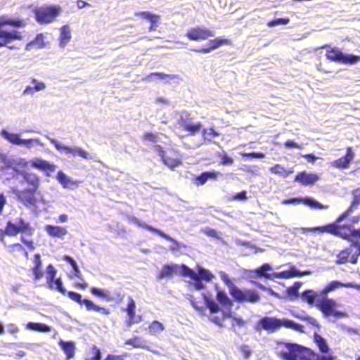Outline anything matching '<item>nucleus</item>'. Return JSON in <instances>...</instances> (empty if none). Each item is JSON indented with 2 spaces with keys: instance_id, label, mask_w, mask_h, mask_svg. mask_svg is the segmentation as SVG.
Listing matches in <instances>:
<instances>
[{
  "instance_id": "obj_60",
  "label": "nucleus",
  "mask_w": 360,
  "mask_h": 360,
  "mask_svg": "<svg viewBox=\"0 0 360 360\" xmlns=\"http://www.w3.org/2000/svg\"><path fill=\"white\" fill-rule=\"evenodd\" d=\"M226 318L233 319L236 321V325L240 327L243 326L245 324L244 320L240 317L236 316L235 313L231 312V316H224V319H226Z\"/></svg>"
},
{
  "instance_id": "obj_27",
  "label": "nucleus",
  "mask_w": 360,
  "mask_h": 360,
  "mask_svg": "<svg viewBox=\"0 0 360 360\" xmlns=\"http://www.w3.org/2000/svg\"><path fill=\"white\" fill-rule=\"evenodd\" d=\"M58 345L65 352L67 359H70L74 357L76 347L73 342L60 340Z\"/></svg>"
},
{
  "instance_id": "obj_58",
  "label": "nucleus",
  "mask_w": 360,
  "mask_h": 360,
  "mask_svg": "<svg viewBox=\"0 0 360 360\" xmlns=\"http://www.w3.org/2000/svg\"><path fill=\"white\" fill-rule=\"evenodd\" d=\"M313 357V350L307 348L299 360H315Z\"/></svg>"
},
{
  "instance_id": "obj_33",
  "label": "nucleus",
  "mask_w": 360,
  "mask_h": 360,
  "mask_svg": "<svg viewBox=\"0 0 360 360\" xmlns=\"http://www.w3.org/2000/svg\"><path fill=\"white\" fill-rule=\"evenodd\" d=\"M155 233L158 234L160 236L164 238L165 239L171 241L173 243L174 245L171 246L169 248L170 250L173 252L178 251L180 248H185L186 247L184 243L177 241L160 229H158Z\"/></svg>"
},
{
  "instance_id": "obj_61",
  "label": "nucleus",
  "mask_w": 360,
  "mask_h": 360,
  "mask_svg": "<svg viewBox=\"0 0 360 360\" xmlns=\"http://www.w3.org/2000/svg\"><path fill=\"white\" fill-rule=\"evenodd\" d=\"M63 260L68 262L72 268V270L75 269V268L78 267V265L75 260L70 256L68 255H64L63 256Z\"/></svg>"
},
{
  "instance_id": "obj_54",
  "label": "nucleus",
  "mask_w": 360,
  "mask_h": 360,
  "mask_svg": "<svg viewBox=\"0 0 360 360\" xmlns=\"http://www.w3.org/2000/svg\"><path fill=\"white\" fill-rule=\"evenodd\" d=\"M290 20L288 18H276L268 22V26L270 27H275L280 25H287Z\"/></svg>"
},
{
  "instance_id": "obj_22",
  "label": "nucleus",
  "mask_w": 360,
  "mask_h": 360,
  "mask_svg": "<svg viewBox=\"0 0 360 360\" xmlns=\"http://www.w3.org/2000/svg\"><path fill=\"white\" fill-rule=\"evenodd\" d=\"M30 162L33 168L46 172V174L49 176L48 172H53L56 169L55 165L41 158H35L31 160Z\"/></svg>"
},
{
  "instance_id": "obj_50",
  "label": "nucleus",
  "mask_w": 360,
  "mask_h": 360,
  "mask_svg": "<svg viewBox=\"0 0 360 360\" xmlns=\"http://www.w3.org/2000/svg\"><path fill=\"white\" fill-rule=\"evenodd\" d=\"M13 165L15 166L13 168V171L15 169L20 170V169H24L27 167L28 162L25 159L19 158L13 160ZM13 174H14V172H13Z\"/></svg>"
},
{
  "instance_id": "obj_31",
  "label": "nucleus",
  "mask_w": 360,
  "mask_h": 360,
  "mask_svg": "<svg viewBox=\"0 0 360 360\" xmlns=\"http://www.w3.org/2000/svg\"><path fill=\"white\" fill-rule=\"evenodd\" d=\"M0 135L10 143L20 146L22 139L19 134L10 133L6 129H3L0 131Z\"/></svg>"
},
{
  "instance_id": "obj_57",
  "label": "nucleus",
  "mask_w": 360,
  "mask_h": 360,
  "mask_svg": "<svg viewBox=\"0 0 360 360\" xmlns=\"http://www.w3.org/2000/svg\"><path fill=\"white\" fill-rule=\"evenodd\" d=\"M143 139L146 141H149L153 143H156L159 141L158 136L153 133H146L143 136Z\"/></svg>"
},
{
  "instance_id": "obj_56",
  "label": "nucleus",
  "mask_w": 360,
  "mask_h": 360,
  "mask_svg": "<svg viewBox=\"0 0 360 360\" xmlns=\"http://www.w3.org/2000/svg\"><path fill=\"white\" fill-rule=\"evenodd\" d=\"M313 356L315 360H333L334 357L332 354H319L313 351Z\"/></svg>"
},
{
  "instance_id": "obj_13",
  "label": "nucleus",
  "mask_w": 360,
  "mask_h": 360,
  "mask_svg": "<svg viewBox=\"0 0 360 360\" xmlns=\"http://www.w3.org/2000/svg\"><path fill=\"white\" fill-rule=\"evenodd\" d=\"M66 293L68 297L72 300L76 302L80 305H84L87 311H95L104 315H108L110 314V310L108 309L101 307L89 299H82V295L78 292L68 291L66 292Z\"/></svg>"
},
{
  "instance_id": "obj_35",
  "label": "nucleus",
  "mask_w": 360,
  "mask_h": 360,
  "mask_svg": "<svg viewBox=\"0 0 360 360\" xmlns=\"http://www.w3.org/2000/svg\"><path fill=\"white\" fill-rule=\"evenodd\" d=\"M125 344L131 345L134 348H141L150 350V347L146 345V341L140 337H135L134 338L129 339L125 342Z\"/></svg>"
},
{
  "instance_id": "obj_15",
  "label": "nucleus",
  "mask_w": 360,
  "mask_h": 360,
  "mask_svg": "<svg viewBox=\"0 0 360 360\" xmlns=\"http://www.w3.org/2000/svg\"><path fill=\"white\" fill-rule=\"evenodd\" d=\"M60 8L55 6L40 7L34 11L35 18L38 22L49 23L59 14Z\"/></svg>"
},
{
  "instance_id": "obj_48",
  "label": "nucleus",
  "mask_w": 360,
  "mask_h": 360,
  "mask_svg": "<svg viewBox=\"0 0 360 360\" xmlns=\"http://www.w3.org/2000/svg\"><path fill=\"white\" fill-rule=\"evenodd\" d=\"M301 282H295L292 286L288 288L287 289L288 295L290 297H298L299 296V290L302 286Z\"/></svg>"
},
{
  "instance_id": "obj_47",
  "label": "nucleus",
  "mask_w": 360,
  "mask_h": 360,
  "mask_svg": "<svg viewBox=\"0 0 360 360\" xmlns=\"http://www.w3.org/2000/svg\"><path fill=\"white\" fill-rule=\"evenodd\" d=\"M128 300L129 302L125 311L129 318H133L135 316L136 303L131 297H129Z\"/></svg>"
},
{
  "instance_id": "obj_32",
  "label": "nucleus",
  "mask_w": 360,
  "mask_h": 360,
  "mask_svg": "<svg viewBox=\"0 0 360 360\" xmlns=\"http://www.w3.org/2000/svg\"><path fill=\"white\" fill-rule=\"evenodd\" d=\"M136 15H140L141 18L148 20L151 22V25L149 27L150 31H154L157 29V23L160 19V17L158 15L152 14L148 11L139 12L136 13Z\"/></svg>"
},
{
  "instance_id": "obj_10",
  "label": "nucleus",
  "mask_w": 360,
  "mask_h": 360,
  "mask_svg": "<svg viewBox=\"0 0 360 360\" xmlns=\"http://www.w3.org/2000/svg\"><path fill=\"white\" fill-rule=\"evenodd\" d=\"M34 229L31 224L21 217L16 218L13 221H8L6 223V236H15L18 233L31 236Z\"/></svg>"
},
{
  "instance_id": "obj_52",
  "label": "nucleus",
  "mask_w": 360,
  "mask_h": 360,
  "mask_svg": "<svg viewBox=\"0 0 360 360\" xmlns=\"http://www.w3.org/2000/svg\"><path fill=\"white\" fill-rule=\"evenodd\" d=\"M161 160L165 165H167L168 167L171 169H174L179 164V162L176 159L170 158L166 157L165 155L162 157Z\"/></svg>"
},
{
  "instance_id": "obj_38",
  "label": "nucleus",
  "mask_w": 360,
  "mask_h": 360,
  "mask_svg": "<svg viewBox=\"0 0 360 360\" xmlns=\"http://www.w3.org/2000/svg\"><path fill=\"white\" fill-rule=\"evenodd\" d=\"M26 328L39 332H49L51 330V327L45 323L34 322H28L26 324Z\"/></svg>"
},
{
  "instance_id": "obj_64",
  "label": "nucleus",
  "mask_w": 360,
  "mask_h": 360,
  "mask_svg": "<svg viewBox=\"0 0 360 360\" xmlns=\"http://www.w3.org/2000/svg\"><path fill=\"white\" fill-rule=\"evenodd\" d=\"M153 151L161 158L165 155V151L160 145H155L153 148Z\"/></svg>"
},
{
  "instance_id": "obj_63",
  "label": "nucleus",
  "mask_w": 360,
  "mask_h": 360,
  "mask_svg": "<svg viewBox=\"0 0 360 360\" xmlns=\"http://www.w3.org/2000/svg\"><path fill=\"white\" fill-rule=\"evenodd\" d=\"M204 233L208 236L215 238H219V236L217 231L213 229L206 228L204 230Z\"/></svg>"
},
{
  "instance_id": "obj_46",
  "label": "nucleus",
  "mask_w": 360,
  "mask_h": 360,
  "mask_svg": "<svg viewBox=\"0 0 360 360\" xmlns=\"http://www.w3.org/2000/svg\"><path fill=\"white\" fill-rule=\"evenodd\" d=\"M202 134L204 140L208 141L210 142L212 141V137H216L219 135V133L217 132L213 128H210L208 129H203Z\"/></svg>"
},
{
  "instance_id": "obj_29",
  "label": "nucleus",
  "mask_w": 360,
  "mask_h": 360,
  "mask_svg": "<svg viewBox=\"0 0 360 360\" xmlns=\"http://www.w3.org/2000/svg\"><path fill=\"white\" fill-rule=\"evenodd\" d=\"M56 179L65 188L73 189L77 186L76 181L72 180L63 171H59L57 174Z\"/></svg>"
},
{
  "instance_id": "obj_23",
  "label": "nucleus",
  "mask_w": 360,
  "mask_h": 360,
  "mask_svg": "<svg viewBox=\"0 0 360 360\" xmlns=\"http://www.w3.org/2000/svg\"><path fill=\"white\" fill-rule=\"evenodd\" d=\"M354 153L352 151V148H347V153L345 156L339 158L338 160H334L331 165L334 167L338 169H345L349 167L350 162L354 158Z\"/></svg>"
},
{
  "instance_id": "obj_3",
  "label": "nucleus",
  "mask_w": 360,
  "mask_h": 360,
  "mask_svg": "<svg viewBox=\"0 0 360 360\" xmlns=\"http://www.w3.org/2000/svg\"><path fill=\"white\" fill-rule=\"evenodd\" d=\"M346 284L338 281H333L320 291L321 300L318 302V309L322 312L325 318L328 319L333 323H335V319L345 318L348 315L346 312L337 310L338 304L334 300L328 298V293L340 287L346 288Z\"/></svg>"
},
{
  "instance_id": "obj_8",
  "label": "nucleus",
  "mask_w": 360,
  "mask_h": 360,
  "mask_svg": "<svg viewBox=\"0 0 360 360\" xmlns=\"http://www.w3.org/2000/svg\"><path fill=\"white\" fill-rule=\"evenodd\" d=\"M184 273L185 277H189L191 279L188 282L189 287H193L196 290H200L205 288L202 281L209 282L214 277L209 270L202 267H199L198 271L196 272L188 266H185Z\"/></svg>"
},
{
  "instance_id": "obj_45",
  "label": "nucleus",
  "mask_w": 360,
  "mask_h": 360,
  "mask_svg": "<svg viewBox=\"0 0 360 360\" xmlns=\"http://www.w3.org/2000/svg\"><path fill=\"white\" fill-rule=\"evenodd\" d=\"M220 278L224 281V283L226 284V285L229 288V293L231 295V293L233 291V288H237L236 285L231 281V280L229 278V276L224 271H220L219 274Z\"/></svg>"
},
{
  "instance_id": "obj_37",
  "label": "nucleus",
  "mask_w": 360,
  "mask_h": 360,
  "mask_svg": "<svg viewBox=\"0 0 360 360\" xmlns=\"http://www.w3.org/2000/svg\"><path fill=\"white\" fill-rule=\"evenodd\" d=\"M71 39L70 29L68 25L60 29V46L64 48Z\"/></svg>"
},
{
  "instance_id": "obj_16",
  "label": "nucleus",
  "mask_w": 360,
  "mask_h": 360,
  "mask_svg": "<svg viewBox=\"0 0 360 360\" xmlns=\"http://www.w3.org/2000/svg\"><path fill=\"white\" fill-rule=\"evenodd\" d=\"M179 127L186 131L190 135L193 136L198 133L202 128V124L200 122H194L190 117V114L184 112L180 115L178 120Z\"/></svg>"
},
{
  "instance_id": "obj_25",
  "label": "nucleus",
  "mask_w": 360,
  "mask_h": 360,
  "mask_svg": "<svg viewBox=\"0 0 360 360\" xmlns=\"http://www.w3.org/2000/svg\"><path fill=\"white\" fill-rule=\"evenodd\" d=\"M219 175H221L219 172L207 171L201 173L200 175L193 178V182L197 186L204 185L208 179H217Z\"/></svg>"
},
{
  "instance_id": "obj_30",
  "label": "nucleus",
  "mask_w": 360,
  "mask_h": 360,
  "mask_svg": "<svg viewBox=\"0 0 360 360\" xmlns=\"http://www.w3.org/2000/svg\"><path fill=\"white\" fill-rule=\"evenodd\" d=\"M228 40L227 39H215L214 40L210 41L208 43L209 47L207 48H202L200 49H193L191 51L195 52H199V53H207L212 51L214 49H217L221 45L224 44H227Z\"/></svg>"
},
{
  "instance_id": "obj_12",
  "label": "nucleus",
  "mask_w": 360,
  "mask_h": 360,
  "mask_svg": "<svg viewBox=\"0 0 360 360\" xmlns=\"http://www.w3.org/2000/svg\"><path fill=\"white\" fill-rule=\"evenodd\" d=\"M231 295L236 302L239 303H256L260 300V296L256 290L248 289L242 290L238 287L233 288V291Z\"/></svg>"
},
{
  "instance_id": "obj_51",
  "label": "nucleus",
  "mask_w": 360,
  "mask_h": 360,
  "mask_svg": "<svg viewBox=\"0 0 360 360\" xmlns=\"http://www.w3.org/2000/svg\"><path fill=\"white\" fill-rule=\"evenodd\" d=\"M91 292L93 295L104 299L108 298L109 295V292L108 290H105L96 287L91 288Z\"/></svg>"
},
{
  "instance_id": "obj_7",
  "label": "nucleus",
  "mask_w": 360,
  "mask_h": 360,
  "mask_svg": "<svg viewBox=\"0 0 360 360\" xmlns=\"http://www.w3.org/2000/svg\"><path fill=\"white\" fill-rule=\"evenodd\" d=\"M307 347L291 342H278L276 353L283 360H299Z\"/></svg>"
},
{
  "instance_id": "obj_39",
  "label": "nucleus",
  "mask_w": 360,
  "mask_h": 360,
  "mask_svg": "<svg viewBox=\"0 0 360 360\" xmlns=\"http://www.w3.org/2000/svg\"><path fill=\"white\" fill-rule=\"evenodd\" d=\"M127 218L128 221L131 223H133L134 224H136L137 226L143 228L149 231H151L153 233H155L157 231L158 229L153 227L150 225H148L144 222H142L141 220H139L138 218H136L134 215L128 214L127 215Z\"/></svg>"
},
{
  "instance_id": "obj_6",
  "label": "nucleus",
  "mask_w": 360,
  "mask_h": 360,
  "mask_svg": "<svg viewBox=\"0 0 360 360\" xmlns=\"http://www.w3.org/2000/svg\"><path fill=\"white\" fill-rule=\"evenodd\" d=\"M293 329L298 332H303L304 326L294 321L287 319H277L276 317L264 316L260 319L255 326L257 332L262 330L268 331L269 333H274L281 327Z\"/></svg>"
},
{
  "instance_id": "obj_9",
  "label": "nucleus",
  "mask_w": 360,
  "mask_h": 360,
  "mask_svg": "<svg viewBox=\"0 0 360 360\" xmlns=\"http://www.w3.org/2000/svg\"><path fill=\"white\" fill-rule=\"evenodd\" d=\"M272 269L271 266L268 264H264L260 267L255 269L256 274L266 279L274 280L275 278H290L293 276H300V271L297 269L295 266H290L288 271L269 274L268 271Z\"/></svg>"
},
{
  "instance_id": "obj_53",
  "label": "nucleus",
  "mask_w": 360,
  "mask_h": 360,
  "mask_svg": "<svg viewBox=\"0 0 360 360\" xmlns=\"http://www.w3.org/2000/svg\"><path fill=\"white\" fill-rule=\"evenodd\" d=\"M53 289L58 290L63 295H65L67 292L66 289L63 287L60 278H57L56 281H53Z\"/></svg>"
},
{
  "instance_id": "obj_19",
  "label": "nucleus",
  "mask_w": 360,
  "mask_h": 360,
  "mask_svg": "<svg viewBox=\"0 0 360 360\" xmlns=\"http://www.w3.org/2000/svg\"><path fill=\"white\" fill-rule=\"evenodd\" d=\"M353 200L350 207L338 218V221L342 222L347 218L357 207L360 205V188L352 191Z\"/></svg>"
},
{
  "instance_id": "obj_43",
  "label": "nucleus",
  "mask_w": 360,
  "mask_h": 360,
  "mask_svg": "<svg viewBox=\"0 0 360 360\" xmlns=\"http://www.w3.org/2000/svg\"><path fill=\"white\" fill-rule=\"evenodd\" d=\"M269 171L271 172V173L272 174H278L281 176H283V177H286L288 176L290 174L292 173V171L289 170V171H287L283 167H282L281 165L279 164H276V165H274V167H271L270 169H269Z\"/></svg>"
},
{
  "instance_id": "obj_26",
  "label": "nucleus",
  "mask_w": 360,
  "mask_h": 360,
  "mask_svg": "<svg viewBox=\"0 0 360 360\" xmlns=\"http://www.w3.org/2000/svg\"><path fill=\"white\" fill-rule=\"evenodd\" d=\"M31 84H32V86H26L22 92V95H33L35 92L41 91L46 89L44 82H39L34 78L32 79Z\"/></svg>"
},
{
  "instance_id": "obj_59",
  "label": "nucleus",
  "mask_w": 360,
  "mask_h": 360,
  "mask_svg": "<svg viewBox=\"0 0 360 360\" xmlns=\"http://www.w3.org/2000/svg\"><path fill=\"white\" fill-rule=\"evenodd\" d=\"M247 198V192L245 191L237 193L233 196V200L236 201H244Z\"/></svg>"
},
{
  "instance_id": "obj_2",
  "label": "nucleus",
  "mask_w": 360,
  "mask_h": 360,
  "mask_svg": "<svg viewBox=\"0 0 360 360\" xmlns=\"http://www.w3.org/2000/svg\"><path fill=\"white\" fill-rule=\"evenodd\" d=\"M217 303L209 293L202 292V297L206 307L210 311V320L214 323L221 326L224 316H231V309L233 302L229 297L224 290H220L217 285Z\"/></svg>"
},
{
  "instance_id": "obj_5",
  "label": "nucleus",
  "mask_w": 360,
  "mask_h": 360,
  "mask_svg": "<svg viewBox=\"0 0 360 360\" xmlns=\"http://www.w3.org/2000/svg\"><path fill=\"white\" fill-rule=\"evenodd\" d=\"M341 222L338 221L327 224L323 226L304 229L306 231L327 232L343 239L347 240L352 243V240L360 239V228L354 229L352 225H341Z\"/></svg>"
},
{
  "instance_id": "obj_44",
  "label": "nucleus",
  "mask_w": 360,
  "mask_h": 360,
  "mask_svg": "<svg viewBox=\"0 0 360 360\" xmlns=\"http://www.w3.org/2000/svg\"><path fill=\"white\" fill-rule=\"evenodd\" d=\"M155 78H158L160 79H174L175 78H177V76L175 75H167L162 72H153L151 73L148 77L147 79L148 81H154Z\"/></svg>"
},
{
  "instance_id": "obj_24",
  "label": "nucleus",
  "mask_w": 360,
  "mask_h": 360,
  "mask_svg": "<svg viewBox=\"0 0 360 360\" xmlns=\"http://www.w3.org/2000/svg\"><path fill=\"white\" fill-rule=\"evenodd\" d=\"M302 301L306 302L310 305L315 304L318 308V302L321 300L320 292H317L313 290H306L300 295Z\"/></svg>"
},
{
  "instance_id": "obj_40",
  "label": "nucleus",
  "mask_w": 360,
  "mask_h": 360,
  "mask_svg": "<svg viewBox=\"0 0 360 360\" xmlns=\"http://www.w3.org/2000/svg\"><path fill=\"white\" fill-rule=\"evenodd\" d=\"M44 46V35L42 34H38L34 39L27 44L25 49L27 51H30L34 47L41 49Z\"/></svg>"
},
{
  "instance_id": "obj_17",
  "label": "nucleus",
  "mask_w": 360,
  "mask_h": 360,
  "mask_svg": "<svg viewBox=\"0 0 360 360\" xmlns=\"http://www.w3.org/2000/svg\"><path fill=\"white\" fill-rule=\"evenodd\" d=\"M187 266L186 264H165L162 266V270L158 276V279L162 278H171L174 276V274H181L183 276H185L184 267Z\"/></svg>"
},
{
  "instance_id": "obj_49",
  "label": "nucleus",
  "mask_w": 360,
  "mask_h": 360,
  "mask_svg": "<svg viewBox=\"0 0 360 360\" xmlns=\"http://www.w3.org/2000/svg\"><path fill=\"white\" fill-rule=\"evenodd\" d=\"M39 144L42 146L40 140L39 139H22L21 141L20 146H25L28 149H30L33 147L34 144Z\"/></svg>"
},
{
  "instance_id": "obj_21",
  "label": "nucleus",
  "mask_w": 360,
  "mask_h": 360,
  "mask_svg": "<svg viewBox=\"0 0 360 360\" xmlns=\"http://www.w3.org/2000/svg\"><path fill=\"white\" fill-rule=\"evenodd\" d=\"M319 179V176L317 174L308 173L305 171L299 172L295 178V181L304 186L314 184Z\"/></svg>"
},
{
  "instance_id": "obj_14",
  "label": "nucleus",
  "mask_w": 360,
  "mask_h": 360,
  "mask_svg": "<svg viewBox=\"0 0 360 360\" xmlns=\"http://www.w3.org/2000/svg\"><path fill=\"white\" fill-rule=\"evenodd\" d=\"M46 137L55 146L56 150L60 153H65L66 155L68 153H70L73 156L78 155V156H79L84 159H86V160L91 159V155L82 148L76 147V146H75V147L68 146L63 144L62 143H60V141H58V140H56L55 139L51 138L47 136Z\"/></svg>"
},
{
  "instance_id": "obj_28",
  "label": "nucleus",
  "mask_w": 360,
  "mask_h": 360,
  "mask_svg": "<svg viewBox=\"0 0 360 360\" xmlns=\"http://www.w3.org/2000/svg\"><path fill=\"white\" fill-rule=\"evenodd\" d=\"M45 231L49 236L59 238H63L68 233L65 228L58 226L46 225Z\"/></svg>"
},
{
  "instance_id": "obj_4",
  "label": "nucleus",
  "mask_w": 360,
  "mask_h": 360,
  "mask_svg": "<svg viewBox=\"0 0 360 360\" xmlns=\"http://www.w3.org/2000/svg\"><path fill=\"white\" fill-rule=\"evenodd\" d=\"M24 20L19 18H10L7 16L0 17V48L6 46L9 49H16L17 48L11 44L15 40H20L22 36L20 32L17 30L7 31L2 28L5 25H10L13 27H25Z\"/></svg>"
},
{
  "instance_id": "obj_20",
  "label": "nucleus",
  "mask_w": 360,
  "mask_h": 360,
  "mask_svg": "<svg viewBox=\"0 0 360 360\" xmlns=\"http://www.w3.org/2000/svg\"><path fill=\"white\" fill-rule=\"evenodd\" d=\"M302 202L304 204L316 209H323L325 208V207L320 203L319 202L316 201V200L311 198H290L288 200H284L283 201V204L284 205H288V204H297Z\"/></svg>"
},
{
  "instance_id": "obj_18",
  "label": "nucleus",
  "mask_w": 360,
  "mask_h": 360,
  "mask_svg": "<svg viewBox=\"0 0 360 360\" xmlns=\"http://www.w3.org/2000/svg\"><path fill=\"white\" fill-rule=\"evenodd\" d=\"M186 36L192 41H201L214 37V32L205 27H193L188 30Z\"/></svg>"
},
{
  "instance_id": "obj_55",
  "label": "nucleus",
  "mask_w": 360,
  "mask_h": 360,
  "mask_svg": "<svg viewBox=\"0 0 360 360\" xmlns=\"http://www.w3.org/2000/svg\"><path fill=\"white\" fill-rule=\"evenodd\" d=\"M219 157H220L221 163L223 165H230L233 162V159L228 156V155L224 151H223L222 153H220Z\"/></svg>"
},
{
  "instance_id": "obj_36",
  "label": "nucleus",
  "mask_w": 360,
  "mask_h": 360,
  "mask_svg": "<svg viewBox=\"0 0 360 360\" xmlns=\"http://www.w3.org/2000/svg\"><path fill=\"white\" fill-rule=\"evenodd\" d=\"M46 283L49 289H53V281H56L57 271L52 264H49L46 267Z\"/></svg>"
},
{
  "instance_id": "obj_41",
  "label": "nucleus",
  "mask_w": 360,
  "mask_h": 360,
  "mask_svg": "<svg viewBox=\"0 0 360 360\" xmlns=\"http://www.w3.org/2000/svg\"><path fill=\"white\" fill-rule=\"evenodd\" d=\"M149 333L153 335H158L164 330L165 327L163 324L158 321H153L149 326Z\"/></svg>"
},
{
  "instance_id": "obj_42",
  "label": "nucleus",
  "mask_w": 360,
  "mask_h": 360,
  "mask_svg": "<svg viewBox=\"0 0 360 360\" xmlns=\"http://www.w3.org/2000/svg\"><path fill=\"white\" fill-rule=\"evenodd\" d=\"M352 254V248H346L344 250H342L338 255V260L337 264H345L348 262V258L349 255Z\"/></svg>"
},
{
  "instance_id": "obj_62",
  "label": "nucleus",
  "mask_w": 360,
  "mask_h": 360,
  "mask_svg": "<svg viewBox=\"0 0 360 360\" xmlns=\"http://www.w3.org/2000/svg\"><path fill=\"white\" fill-rule=\"evenodd\" d=\"M63 260L68 262L72 268V270L75 269V268L78 267V265L75 260L70 256L68 255H64L63 256Z\"/></svg>"
},
{
  "instance_id": "obj_11",
  "label": "nucleus",
  "mask_w": 360,
  "mask_h": 360,
  "mask_svg": "<svg viewBox=\"0 0 360 360\" xmlns=\"http://www.w3.org/2000/svg\"><path fill=\"white\" fill-rule=\"evenodd\" d=\"M326 57L331 61L349 65L355 64L360 60V56L345 53L337 47L330 48L327 51Z\"/></svg>"
},
{
  "instance_id": "obj_1",
  "label": "nucleus",
  "mask_w": 360,
  "mask_h": 360,
  "mask_svg": "<svg viewBox=\"0 0 360 360\" xmlns=\"http://www.w3.org/2000/svg\"><path fill=\"white\" fill-rule=\"evenodd\" d=\"M13 177L22 186L27 185V187L22 189L12 188V192L17 197L18 200L26 207L35 206L37 202L36 193L40 185L39 177L32 172L18 169H14Z\"/></svg>"
},
{
  "instance_id": "obj_34",
  "label": "nucleus",
  "mask_w": 360,
  "mask_h": 360,
  "mask_svg": "<svg viewBox=\"0 0 360 360\" xmlns=\"http://www.w3.org/2000/svg\"><path fill=\"white\" fill-rule=\"evenodd\" d=\"M314 342L319 347L320 352L322 354H328L330 351V349L328 347L327 341L320 335L315 333L314 336Z\"/></svg>"
}]
</instances>
